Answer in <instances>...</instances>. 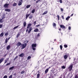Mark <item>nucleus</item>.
Instances as JSON below:
<instances>
[{"instance_id": "obj_1", "label": "nucleus", "mask_w": 78, "mask_h": 78, "mask_svg": "<svg viewBox=\"0 0 78 78\" xmlns=\"http://www.w3.org/2000/svg\"><path fill=\"white\" fill-rule=\"evenodd\" d=\"M27 43H25L23 44H22L21 45L20 47H22L21 48V49H23L25 48L26 47H27Z\"/></svg>"}, {"instance_id": "obj_2", "label": "nucleus", "mask_w": 78, "mask_h": 78, "mask_svg": "<svg viewBox=\"0 0 78 78\" xmlns=\"http://www.w3.org/2000/svg\"><path fill=\"white\" fill-rule=\"evenodd\" d=\"M36 45H37L36 44H33L32 45V48L33 49V50H36Z\"/></svg>"}, {"instance_id": "obj_3", "label": "nucleus", "mask_w": 78, "mask_h": 78, "mask_svg": "<svg viewBox=\"0 0 78 78\" xmlns=\"http://www.w3.org/2000/svg\"><path fill=\"white\" fill-rule=\"evenodd\" d=\"M9 5V4L6 3L4 5V7L5 8H8Z\"/></svg>"}, {"instance_id": "obj_4", "label": "nucleus", "mask_w": 78, "mask_h": 78, "mask_svg": "<svg viewBox=\"0 0 78 78\" xmlns=\"http://www.w3.org/2000/svg\"><path fill=\"white\" fill-rule=\"evenodd\" d=\"M69 55V54H67L66 55H65L64 56V58L65 59H67V58H68V56Z\"/></svg>"}, {"instance_id": "obj_5", "label": "nucleus", "mask_w": 78, "mask_h": 78, "mask_svg": "<svg viewBox=\"0 0 78 78\" xmlns=\"http://www.w3.org/2000/svg\"><path fill=\"white\" fill-rule=\"evenodd\" d=\"M60 28H62V29L63 30V29H66V27L64 26V25H60Z\"/></svg>"}, {"instance_id": "obj_6", "label": "nucleus", "mask_w": 78, "mask_h": 78, "mask_svg": "<svg viewBox=\"0 0 78 78\" xmlns=\"http://www.w3.org/2000/svg\"><path fill=\"white\" fill-rule=\"evenodd\" d=\"M73 67V66L71 65L69 67V71H71L72 69V68Z\"/></svg>"}, {"instance_id": "obj_7", "label": "nucleus", "mask_w": 78, "mask_h": 78, "mask_svg": "<svg viewBox=\"0 0 78 78\" xmlns=\"http://www.w3.org/2000/svg\"><path fill=\"white\" fill-rule=\"evenodd\" d=\"M23 2V0H21L19 2V3H18V5L19 6H20V5H22V2Z\"/></svg>"}, {"instance_id": "obj_8", "label": "nucleus", "mask_w": 78, "mask_h": 78, "mask_svg": "<svg viewBox=\"0 0 78 78\" xmlns=\"http://www.w3.org/2000/svg\"><path fill=\"white\" fill-rule=\"evenodd\" d=\"M31 30H32V27L30 28L28 31V33H30V32L31 31Z\"/></svg>"}, {"instance_id": "obj_9", "label": "nucleus", "mask_w": 78, "mask_h": 78, "mask_svg": "<svg viewBox=\"0 0 78 78\" xmlns=\"http://www.w3.org/2000/svg\"><path fill=\"white\" fill-rule=\"evenodd\" d=\"M52 25L54 27V28H56V23H53L52 24Z\"/></svg>"}, {"instance_id": "obj_10", "label": "nucleus", "mask_w": 78, "mask_h": 78, "mask_svg": "<svg viewBox=\"0 0 78 78\" xmlns=\"http://www.w3.org/2000/svg\"><path fill=\"white\" fill-rule=\"evenodd\" d=\"M21 45V43L19 42L17 43L16 45L17 47H19L20 45Z\"/></svg>"}, {"instance_id": "obj_11", "label": "nucleus", "mask_w": 78, "mask_h": 78, "mask_svg": "<svg viewBox=\"0 0 78 78\" xmlns=\"http://www.w3.org/2000/svg\"><path fill=\"white\" fill-rule=\"evenodd\" d=\"M32 24L31 23H29L28 24V26L27 27V29H28V28H29L30 27V26H31Z\"/></svg>"}, {"instance_id": "obj_12", "label": "nucleus", "mask_w": 78, "mask_h": 78, "mask_svg": "<svg viewBox=\"0 0 78 78\" xmlns=\"http://www.w3.org/2000/svg\"><path fill=\"white\" fill-rule=\"evenodd\" d=\"M3 60H4V58H1L0 60V64H1L2 62L3 61Z\"/></svg>"}, {"instance_id": "obj_13", "label": "nucleus", "mask_w": 78, "mask_h": 78, "mask_svg": "<svg viewBox=\"0 0 78 78\" xmlns=\"http://www.w3.org/2000/svg\"><path fill=\"white\" fill-rule=\"evenodd\" d=\"M4 35V33L2 32L0 34V37H3Z\"/></svg>"}, {"instance_id": "obj_14", "label": "nucleus", "mask_w": 78, "mask_h": 78, "mask_svg": "<svg viewBox=\"0 0 78 78\" xmlns=\"http://www.w3.org/2000/svg\"><path fill=\"white\" fill-rule=\"evenodd\" d=\"M5 11H8V12H10V11H11V10L7 9H5Z\"/></svg>"}, {"instance_id": "obj_15", "label": "nucleus", "mask_w": 78, "mask_h": 78, "mask_svg": "<svg viewBox=\"0 0 78 78\" xmlns=\"http://www.w3.org/2000/svg\"><path fill=\"white\" fill-rule=\"evenodd\" d=\"M11 48V46H10V45H8L6 47L7 50H9V48Z\"/></svg>"}, {"instance_id": "obj_16", "label": "nucleus", "mask_w": 78, "mask_h": 78, "mask_svg": "<svg viewBox=\"0 0 78 78\" xmlns=\"http://www.w3.org/2000/svg\"><path fill=\"white\" fill-rule=\"evenodd\" d=\"M24 56V54L22 53L19 55V56L20 57H23Z\"/></svg>"}, {"instance_id": "obj_17", "label": "nucleus", "mask_w": 78, "mask_h": 78, "mask_svg": "<svg viewBox=\"0 0 78 78\" xmlns=\"http://www.w3.org/2000/svg\"><path fill=\"white\" fill-rule=\"evenodd\" d=\"M15 67L14 66H13L12 67H10L9 69V70H12V69H14V68Z\"/></svg>"}, {"instance_id": "obj_18", "label": "nucleus", "mask_w": 78, "mask_h": 78, "mask_svg": "<svg viewBox=\"0 0 78 78\" xmlns=\"http://www.w3.org/2000/svg\"><path fill=\"white\" fill-rule=\"evenodd\" d=\"M20 35V34L19 33H18L16 36V38H17V37H19Z\"/></svg>"}, {"instance_id": "obj_19", "label": "nucleus", "mask_w": 78, "mask_h": 78, "mask_svg": "<svg viewBox=\"0 0 78 78\" xmlns=\"http://www.w3.org/2000/svg\"><path fill=\"white\" fill-rule=\"evenodd\" d=\"M19 27V25L15 27L14 28H13V30H16V28H18V27Z\"/></svg>"}, {"instance_id": "obj_20", "label": "nucleus", "mask_w": 78, "mask_h": 78, "mask_svg": "<svg viewBox=\"0 0 78 78\" xmlns=\"http://www.w3.org/2000/svg\"><path fill=\"white\" fill-rule=\"evenodd\" d=\"M48 72V69H47L45 71V74H46V73H47V72Z\"/></svg>"}, {"instance_id": "obj_21", "label": "nucleus", "mask_w": 78, "mask_h": 78, "mask_svg": "<svg viewBox=\"0 0 78 78\" xmlns=\"http://www.w3.org/2000/svg\"><path fill=\"white\" fill-rule=\"evenodd\" d=\"M40 75L41 74H39V73L37 74V78H39V77H40Z\"/></svg>"}, {"instance_id": "obj_22", "label": "nucleus", "mask_w": 78, "mask_h": 78, "mask_svg": "<svg viewBox=\"0 0 78 78\" xmlns=\"http://www.w3.org/2000/svg\"><path fill=\"white\" fill-rule=\"evenodd\" d=\"M30 14L26 15V19H27V18H28V16H30Z\"/></svg>"}, {"instance_id": "obj_23", "label": "nucleus", "mask_w": 78, "mask_h": 78, "mask_svg": "<svg viewBox=\"0 0 78 78\" xmlns=\"http://www.w3.org/2000/svg\"><path fill=\"white\" fill-rule=\"evenodd\" d=\"M4 21L2 19H0V23H3V22Z\"/></svg>"}, {"instance_id": "obj_24", "label": "nucleus", "mask_w": 78, "mask_h": 78, "mask_svg": "<svg viewBox=\"0 0 78 78\" xmlns=\"http://www.w3.org/2000/svg\"><path fill=\"white\" fill-rule=\"evenodd\" d=\"M39 31V30L37 28L35 30H34V32H37V31Z\"/></svg>"}, {"instance_id": "obj_25", "label": "nucleus", "mask_w": 78, "mask_h": 78, "mask_svg": "<svg viewBox=\"0 0 78 78\" xmlns=\"http://www.w3.org/2000/svg\"><path fill=\"white\" fill-rule=\"evenodd\" d=\"M48 11H45L43 14V15H45V14H46L48 12Z\"/></svg>"}, {"instance_id": "obj_26", "label": "nucleus", "mask_w": 78, "mask_h": 78, "mask_svg": "<svg viewBox=\"0 0 78 78\" xmlns=\"http://www.w3.org/2000/svg\"><path fill=\"white\" fill-rule=\"evenodd\" d=\"M70 18V16H68L67 18H66V20H68Z\"/></svg>"}, {"instance_id": "obj_27", "label": "nucleus", "mask_w": 78, "mask_h": 78, "mask_svg": "<svg viewBox=\"0 0 78 78\" xmlns=\"http://www.w3.org/2000/svg\"><path fill=\"white\" fill-rule=\"evenodd\" d=\"M7 42H8V38H7L5 40V44H7Z\"/></svg>"}, {"instance_id": "obj_28", "label": "nucleus", "mask_w": 78, "mask_h": 78, "mask_svg": "<svg viewBox=\"0 0 78 78\" xmlns=\"http://www.w3.org/2000/svg\"><path fill=\"white\" fill-rule=\"evenodd\" d=\"M31 6V5H28L27 6L26 8H30Z\"/></svg>"}, {"instance_id": "obj_29", "label": "nucleus", "mask_w": 78, "mask_h": 78, "mask_svg": "<svg viewBox=\"0 0 78 78\" xmlns=\"http://www.w3.org/2000/svg\"><path fill=\"white\" fill-rule=\"evenodd\" d=\"M34 12H35V9H33L32 11V13H34Z\"/></svg>"}, {"instance_id": "obj_30", "label": "nucleus", "mask_w": 78, "mask_h": 78, "mask_svg": "<svg viewBox=\"0 0 78 78\" xmlns=\"http://www.w3.org/2000/svg\"><path fill=\"white\" fill-rule=\"evenodd\" d=\"M26 22H24L23 23V25H24V27H25V26H26Z\"/></svg>"}, {"instance_id": "obj_31", "label": "nucleus", "mask_w": 78, "mask_h": 78, "mask_svg": "<svg viewBox=\"0 0 78 78\" xmlns=\"http://www.w3.org/2000/svg\"><path fill=\"white\" fill-rule=\"evenodd\" d=\"M17 5V3H15L13 5V6H16Z\"/></svg>"}, {"instance_id": "obj_32", "label": "nucleus", "mask_w": 78, "mask_h": 78, "mask_svg": "<svg viewBox=\"0 0 78 78\" xmlns=\"http://www.w3.org/2000/svg\"><path fill=\"white\" fill-rule=\"evenodd\" d=\"M31 56H29L28 57H27V59L28 60H29V59H31Z\"/></svg>"}, {"instance_id": "obj_33", "label": "nucleus", "mask_w": 78, "mask_h": 78, "mask_svg": "<svg viewBox=\"0 0 78 78\" xmlns=\"http://www.w3.org/2000/svg\"><path fill=\"white\" fill-rule=\"evenodd\" d=\"M5 36H8V32H6L5 34Z\"/></svg>"}, {"instance_id": "obj_34", "label": "nucleus", "mask_w": 78, "mask_h": 78, "mask_svg": "<svg viewBox=\"0 0 78 78\" xmlns=\"http://www.w3.org/2000/svg\"><path fill=\"white\" fill-rule=\"evenodd\" d=\"M62 69H66V67L65 66H63L62 67Z\"/></svg>"}, {"instance_id": "obj_35", "label": "nucleus", "mask_w": 78, "mask_h": 78, "mask_svg": "<svg viewBox=\"0 0 78 78\" xmlns=\"http://www.w3.org/2000/svg\"><path fill=\"white\" fill-rule=\"evenodd\" d=\"M60 49L61 50H62V46L61 45H60Z\"/></svg>"}, {"instance_id": "obj_36", "label": "nucleus", "mask_w": 78, "mask_h": 78, "mask_svg": "<svg viewBox=\"0 0 78 78\" xmlns=\"http://www.w3.org/2000/svg\"><path fill=\"white\" fill-rule=\"evenodd\" d=\"M10 64H11V62H9V63L7 64L6 66H9V65H10Z\"/></svg>"}, {"instance_id": "obj_37", "label": "nucleus", "mask_w": 78, "mask_h": 78, "mask_svg": "<svg viewBox=\"0 0 78 78\" xmlns=\"http://www.w3.org/2000/svg\"><path fill=\"white\" fill-rule=\"evenodd\" d=\"M17 58H18V56H16V57H15V58H14V60L16 59Z\"/></svg>"}, {"instance_id": "obj_38", "label": "nucleus", "mask_w": 78, "mask_h": 78, "mask_svg": "<svg viewBox=\"0 0 78 78\" xmlns=\"http://www.w3.org/2000/svg\"><path fill=\"white\" fill-rule=\"evenodd\" d=\"M64 47L65 48H67V45L65 44L64 45Z\"/></svg>"}, {"instance_id": "obj_39", "label": "nucleus", "mask_w": 78, "mask_h": 78, "mask_svg": "<svg viewBox=\"0 0 78 78\" xmlns=\"http://www.w3.org/2000/svg\"><path fill=\"white\" fill-rule=\"evenodd\" d=\"M3 27V25L2 24H0V28H2Z\"/></svg>"}, {"instance_id": "obj_40", "label": "nucleus", "mask_w": 78, "mask_h": 78, "mask_svg": "<svg viewBox=\"0 0 78 78\" xmlns=\"http://www.w3.org/2000/svg\"><path fill=\"white\" fill-rule=\"evenodd\" d=\"M39 26H41V25L40 24H38L37 25H36V27H39Z\"/></svg>"}, {"instance_id": "obj_41", "label": "nucleus", "mask_w": 78, "mask_h": 78, "mask_svg": "<svg viewBox=\"0 0 78 78\" xmlns=\"http://www.w3.org/2000/svg\"><path fill=\"white\" fill-rule=\"evenodd\" d=\"M8 78V76H7L6 75L4 76L3 77V78Z\"/></svg>"}, {"instance_id": "obj_42", "label": "nucleus", "mask_w": 78, "mask_h": 78, "mask_svg": "<svg viewBox=\"0 0 78 78\" xmlns=\"http://www.w3.org/2000/svg\"><path fill=\"white\" fill-rule=\"evenodd\" d=\"M57 17H58V20H59V15H57Z\"/></svg>"}, {"instance_id": "obj_43", "label": "nucleus", "mask_w": 78, "mask_h": 78, "mask_svg": "<svg viewBox=\"0 0 78 78\" xmlns=\"http://www.w3.org/2000/svg\"><path fill=\"white\" fill-rule=\"evenodd\" d=\"M29 19H33V16H31L29 17Z\"/></svg>"}, {"instance_id": "obj_44", "label": "nucleus", "mask_w": 78, "mask_h": 78, "mask_svg": "<svg viewBox=\"0 0 78 78\" xmlns=\"http://www.w3.org/2000/svg\"><path fill=\"white\" fill-rule=\"evenodd\" d=\"M24 72H25V71H24V70L23 71L21 72V74H23V73H24Z\"/></svg>"}, {"instance_id": "obj_45", "label": "nucleus", "mask_w": 78, "mask_h": 78, "mask_svg": "<svg viewBox=\"0 0 78 78\" xmlns=\"http://www.w3.org/2000/svg\"><path fill=\"white\" fill-rule=\"evenodd\" d=\"M36 21H35L34 22V26L36 25Z\"/></svg>"}, {"instance_id": "obj_46", "label": "nucleus", "mask_w": 78, "mask_h": 78, "mask_svg": "<svg viewBox=\"0 0 78 78\" xmlns=\"http://www.w3.org/2000/svg\"><path fill=\"white\" fill-rule=\"evenodd\" d=\"M3 17L2 18V19H5V15H3Z\"/></svg>"}, {"instance_id": "obj_47", "label": "nucleus", "mask_w": 78, "mask_h": 78, "mask_svg": "<svg viewBox=\"0 0 78 78\" xmlns=\"http://www.w3.org/2000/svg\"><path fill=\"white\" fill-rule=\"evenodd\" d=\"M68 29L69 30H71V27H68Z\"/></svg>"}, {"instance_id": "obj_48", "label": "nucleus", "mask_w": 78, "mask_h": 78, "mask_svg": "<svg viewBox=\"0 0 78 78\" xmlns=\"http://www.w3.org/2000/svg\"><path fill=\"white\" fill-rule=\"evenodd\" d=\"M40 0H38L37 1H36L37 3H38V2H40Z\"/></svg>"}, {"instance_id": "obj_49", "label": "nucleus", "mask_w": 78, "mask_h": 78, "mask_svg": "<svg viewBox=\"0 0 78 78\" xmlns=\"http://www.w3.org/2000/svg\"><path fill=\"white\" fill-rule=\"evenodd\" d=\"M59 1L60 3H62V0H59Z\"/></svg>"}, {"instance_id": "obj_50", "label": "nucleus", "mask_w": 78, "mask_h": 78, "mask_svg": "<svg viewBox=\"0 0 78 78\" xmlns=\"http://www.w3.org/2000/svg\"><path fill=\"white\" fill-rule=\"evenodd\" d=\"M75 78H78V76L77 75H76Z\"/></svg>"}, {"instance_id": "obj_51", "label": "nucleus", "mask_w": 78, "mask_h": 78, "mask_svg": "<svg viewBox=\"0 0 78 78\" xmlns=\"http://www.w3.org/2000/svg\"><path fill=\"white\" fill-rule=\"evenodd\" d=\"M9 78H12V75H11L9 76Z\"/></svg>"}, {"instance_id": "obj_52", "label": "nucleus", "mask_w": 78, "mask_h": 78, "mask_svg": "<svg viewBox=\"0 0 78 78\" xmlns=\"http://www.w3.org/2000/svg\"><path fill=\"white\" fill-rule=\"evenodd\" d=\"M62 19H64V16H62Z\"/></svg>"}, {"instance_id": "obj_53", "label": "nucleus", "mask_w": 78, "mask_h": 78, "mask_svg": "<svg viewBox=\"0 0 78 78\" xmlns=\"http://www.w3.org/2000/svg\"><path fill=\"white\" fill-rule=\"evenodd\" d=\"M7 61H8V60H5V63H6V62H7Z\"/></svg>"}, {"instance_id": "obj_54", "label": "nucleus", "mask_w": 78, "mask_h": 78, "mask_svg": "<svg viewBox=\"0 0 78 78\" xmlns=\"http://www.w3.org/2000/svg\"><path fill=\"white\" fill-rule=\"evenodd\" d=\"M61 11H62V12L63 11V9L62 8H61Z\"/></svg>"}, {"instance_id": "obj_55", "label": "nucleus", "mask_w": 78, "mask_h": 78, "mask_svg": "<svg viewBox=\"0 0 78 78\" xmlns=\"http://www.w3.org/2000/svg\"><path fill=\"white\" fill-rule=\"evenodd\" d=\"M73 14H71V15H70V16L72 17V16H73Z\"/></svg>"}, {"instance_id": "obj_56", "label": "nucleus", "mask_w": 78, "mask_h": 78, "mask_svg": "<svg viewBox=\"0 0 78 78\" xmlns=\"http://www.w3.org/2000/svg\"><path fill=\"white\" fill-rule=\"evenodd\" d=\"M40 35H39V34H38L37 35V37H39V36H40Z\"/></svg>"}, {"instance_id": "obj_57", "label": "nucleus", "mask_w": 78, "mask_h": 78, "mask_svg": "<svg viewBox=\"0 0 78 78\" xmlns=\"http://www.w3.org/2000/svg\"><path fill=\"white\" fill-rule=\"evenodd\" d=\"M10 39V37H9L8 38V39H7V40L8 41H9V39Z\"/></svg>"}, {"instance_id": "obj_58", "label": "nucleus", "mask_w": 78, "mask_h": 78, "mask_svg": "<svg viewBox=\"0 0 78 78\" xmlns=\"http://www.w3.org/2000/svg\"><path fill=\"white\" fill-rule=\"evenodd\" d=\"M28 29H27V30H26V32H28Z\"/></svg>"}, {"instance_id": "obj_59", "label": "nucleus", "mask_w": 78, "mask_h": 78, "mask_svg": "<svg viewBox=\"0 0 78 78\" xmlns=\"http://www.w3.org/2000/svg\"><path fill=\"white\" fill-rule=\"evenodd\" d=\"M51 67H49V68H48V69H48V70H49V69H50Z\"/></svg>"}, {"instance_id": "obj_60", "label": "nucleus", "mask_w": 78, "mask_h": 78, "mask_svg": "<svg viewBox=\"0 0 78 78\" xmlns=\"http://www.w3.org/2000/svg\"><path fill=\"white\" fill-rule=\"evenodd\" d=\"M59 31H61V29H59Z\"/></svg>"}, {"instance_id": "obj_61", "label": "nucleus", "mask_w": 78, "mask_h": 78, "mask_svg": "<svg viewBox=\"0 0 78 78\" xmlns=\"http://www.w3.org/2000/svg\"><path fill=\"white\" fill-rule=\"evenodd\" d=\"M60 33H61L62 35V33L61 32H60Z\"/></svg>"}, {"instance_id": "obj_62", "label": "nucleus", "mask_w": 78, "mask_h": 78, "mask_svg": "<svg viewBox=\"0 0 78 78\" xmlns=\"http://www.w3.org/2000/svg\"><path fill=\"white\" fill-rule=\"evenodd\" d=\"M51 49H52V50H53V48H51Z\"/></svg>"}, {"instance_id": "obj_63", "label": "nucleus", "mask_w": 78, "mask_h": 78, "mask_svg": "<svg viewBox=\"0 0 78 78\" xmlns=\"http://www.w3.org/2000/svg\"><path fill=\"white\" fill-rule=\"evenodd\" d=\"M56 39H55L54 40V41H56Z\"/></svg>"}, {"instance_id": "obj_64", "label": "nucleus", "mask_w": 78, "mask_h": 78, "mask_svg": "<svg viewBox=\"0 0 78 78\" xmlns=\"http://www.w3.org/2000/svg\"><path fill=\"white\" fill-rule=\"evenodd\" d=\"M69 59H71V58H69Z\"/></svg>"}]
</instances>
